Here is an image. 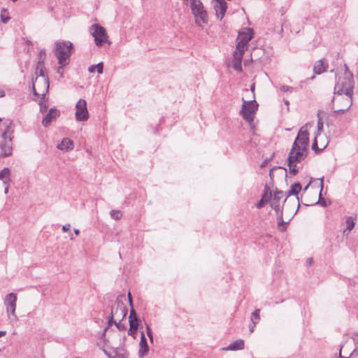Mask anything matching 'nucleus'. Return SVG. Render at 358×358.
I'll use <instances>...</instances> for the list:
<instances>
[{"label":"nucleus","instance_id":"obj_1","mask_svg":"<svg viewBox=\"0 0 358 358\" xmlns=\"http://www.w3.org/2000/svg\"><path fill=\"white\" fill-rule=\"evenodd\" d=\"M312 123H306L299 131L298 135L292 145L288 156V166L289 172L294 175L299 171L297 164L305 159L307 156L309 145L308 129L312 127Z\"/></svg>","mask_w":358,"mask_h":358},{"label":"nucleus","instance_id":"obj_2","mask_svg":"<svg viewBox=\"0 0 358 358\" xmlns=\"http://www.w3.org/2000/svg\"><path fill=\"white\" fill-rule=\"evenodd\" d=\"M252 29L245 28L238 33L236 38V48L233 54L232 67L234 70L242 71V58L244 52L248 49V43L252 38Z\"/></svg>","mask_w":358,"mask_h":358},{"label":"nucleus","instance_id":"obj_3","mask_svg":"<svg viewBox=\"0 0 358 358\" xmlns=\"http://www.w3.org/2000/svg\"><path fill=\"white\" fill-rule=\"evenodd\" d=\"M36 77L32 83L34 95L38 98L44 99L49 89V80L45 75L43 63L40 61L36 69Z\"/></svg>","mask_w":358,"mask_h":358},{"label":"nucleus","instance_id":"obj_4","mask_svg":"<svg viewBox=\"0 0 358 358\" xmlns=\"http://www.w3.org/2000/svg\"><path fill=\"white\" fill-rule=\"evenodd\" d=\"M5 129L1 134L0 141V156L1 157H9L13 152V138L14 132V124L12 121L3 122Z\"/></svg>","mask_w":358,"mask_h":358},{"label":"nucleus","instance_id":"obj_5","mask_svg":"<svg viewBox=\"0 0 358 358\" xmlns=\"http://www.w3.org/2000/svg\"><path fill=\"white\" fill-rule=\"evenodd\" d=\"M331 102L334 113L337 114L344 113L350 108L352 103V94L334 92Z\"/></svg>","mask_w":358,"mask_h":358},{"label":"nucleus","instance_id":"obj_6","mask_svg":"<svg viewBox=\"0 0 358 358\" xmlns=\"http://www.w3.org/2000/svg\"><path fill=\"white\" fill-rule=\"evenodd\" d=\"M353 76L348 71V66L345 65V72L343 76H339L334 87L336 93H347L348 94H353Z\"/></svg>","mask_w":358,"mask_h":358},{"label":"nucleus","instance_id":"obj_7","mask_svg":"<svg viewBox=\"0 0 358 358\" xmlns=\"http://www.w3.org/2000/svg\"><path fill=\"white\" fill-rule=\"evenodd\" d=\"M73 44L70 41H57L55 43V56L59 64L66 66L69 62Z\"/></svg>","mask_w":358,"mask_h":358},{"label":"nucleus","instance_id":"obj_8","mask_svg":"<svg viewBox=\"0 0 358 358\" xmlns=\"http://www.w3.org/2000/svg\"><path fill=\"white\" fill-rule=\"evenodd\" d=\"M192 13L195 17V22L199 26L207 23L208 15L200 0H189Z\"/></svg>","mask_w":358,"mask_h":358},{"label":"nucleus","instance_id":"obj_9","mask_svg":"<svg viewBox=\"0 0 358 358\" xmlns=\"http://www.w3.org/2000/svg\"><path fill=\"white\" fill-rule=\"evenodd\" d=\"M243 104L240 111L243 118L250 124H252L254 120V115L258 108V103L253 99L251 101H245L242 99Z\"/></svg>","mask_w":358,"mask_h":358},{"label":"nucleus","instance_id":"obj_10","mask_svg":"<svg viewBox=\"0 0 358 358\" xmlns=\"http://www.w3.org/2000/svg\"><path fill=\"white\" fill-rule=\"evenodd\" d=\"M127 314V308L122 301L116 300L111 308L110 317L108 320V326L113 323H117V320H122Z\"/></svg>","mask_w":358,"mask_h":358},{"label":"nucleus","instance_id":"obj_11","mask_svg":"<svg viewBox=\"0 0 358 358\" xmlns=\"http://www.w3.org/2000/svg\"><path fill=\"white\" fill-rule=\"evenodd\" d=\"M90 31L94 38L95 44L97 46H102L104 43L110 44L108 36L106 29L98 24H94L90 27Z\"/></svg>","mask_w":358,"mask_h":358},{"label":"nucleus","instance_id":"obj_12","mask_svg":"<svg viewBox=\"0 0 358 358\" xmlns=\"http://www.w3.org/2000/svg\"><path fill=\"white\" fill-rule=\"evenodd\" d=\"M17 302V295L14 293H10L6 295L4 299V305L6 308V313L8 319L10 320H17V317L15 315Z\"/></svg>","mask_w":358,"mask_h":358},{"label":"nucleus","instance_id":"obj_13","mask_svg":"<svg viewBox=\"0 0 358 358\" xmlns=\"http://www.w3.org/2000/svg\"><path fill=\"white\" fill-rule=\"evenodd\" d=\"M76 120L78 122H84L88 120L89 113L87 108V102L85 99H80L76 104Z\"/></svg>","mask_w":358,"mask_h":358},{"label":"nucleus","instance_id":"obj_14","mask_svg":"<svg viewBox=\"0 0 358 358\" xmlns=\"http://www.w3.org/2000/svg\"><path fill=\"white\" fill-rule=\"evenodd\" d=\"M271 207L276 211L278 229L283 231L285 230V224L282 220V211L280 208V201H273L271 202Z\"/></svg>","mask_w":358,"mask_h":358},{"label":"nucleus","instance_id":"obj_15","mask_svg":"<svg viewBox=\"0 0 358 358\" xmlns=\"http://www.w3.org/2000/svg\"><path fill=\"white\" fill-rule=\"evenodd\" d=\"M214 10L217 17L222 20L227 8V4L224 0H215Z\"/></svg>","mask_w":358,"mask_h":358},{"label":"nucleus","instance_id":"obj_16","mask_svg":"<svg viewBox=\"0 0 358 358\" xmlns=\"http://www.w3.org/2000/svg\"><path fill=\"white\" fill-rule=\"evenodd\" d=\"M59 115V112L55 108H50L42 120L44 127H47L52 120Z\"/></svg>","mask_w":358,"mask_h":358},{"label":"nucleus","instance_id":"obj_17","mask_svg":"<svg viewBox=\"0 0 358 358\" xmlns=\"http://www.w3.org/2000/svg\"><path fill=\"white\" fill-rule=\"evenodd\" d=\"M57 148L64 152H67L73 149V142L69 138H64L57 144Z\"/></svg>","mask_w":358,"mask_h":358},{"label":"nucleus","instance_id":"obj_18","mask_svg":"<svg viewBox=\"0 0 358 358\" xmlns=\"http://www.w3.org/2000/svg\"><path fill=\"white\" fill-rule=\"evenodd\" d=\"M139 351L138 355L140 357H143L145 355H147L148 352V345L147 343V340L145 337V335L143 333L141 334V338L139 343Z\"/></svg>","mask_w":358,"mask_h":358},{"label":"nucleus","instance_id":"obj_19","mask_svg":"<svg viewBox=\"0 0 358 358\" xmlns=\"http://www.w3.org/2000/svg\"><path fill=\"white\" fill-rule=\"evenodd\" d=\"M328 67V64L324 59L317 61L313 67V71L316 74H321L324 72Z\"/></svg>","mask_w":358,"mask_h":358},{"label":"nucleus","instance_id":"obj_20","mask_svg":"<svg viewBox=\"0 0 358 358\" xmlns=\"http://www.w3.org/2000/svg\"><path fill=\"white\" fill-rule=\"evenodd\" d=\"M346 229L343 230V234L345 236L349 235L350 231L354 229L355 225V218L352 216L345 217Z\"/></svg>","mask_w":358,"mask_h":358},{"label":"nucleus","instance_id":"obj_21","mask_svg":"<svg viewBox=\"0 0 358 358\" xmlns=\"http://www.w3.org/2000/svg\"><path fill=\"white\" fill-rule=\"evenodd\" d=\"M0 180L3 182V185L10 183V170L8 168H4L0 171Z\"/></svg>","mask_w":358,"mask_h":358},{"label":"nucleus","instance_id":"obj_22","mask_svg":"<svg viewBox=\"0 0 358 358\" xmlns=\"http://www.w3.org/2000/svg\"><path fill=\"white\" fill-rule=\"evenodd\" d=\"M244 348V341L242 339L236 340L233 342L230 345H229L227 348H224L226 350H243Z\"/></svg>","mask_w":358,"mask_h":358},{"label":"nucleus","instance_id":"obj_23","mask_svg":"<svg viewBox=\"0 0 358 358\" xmlns=\"http://www.w3.org/2000/svg\"><path fill=\"white\" fill-rule=\"evenodd\" d=\"M301 190V184L299 182H296L291 186L290 189L287 192V195H297Z\"/></svg>","mask_w":358,"mask_h":358},{"label":"nucleus","instance_id":"obj_24","mask_svg":"<svg viewBox=\"0 0 358 358\" xmlns=\"http://www.w3.org/2000/svg\"><path fill=\"white\" fill-rule=\"evenodd\" d=\"M271 191L270 190L269 187L267 185H266L262 197L264 199V201H268L271 199Z\"/></svg>","mask_w":358,"mask_h":358},{"label":"nucleus","instance_id":"obj_25","mask_svg":"<svg viewBox=\"0 0 358 358\" xmlns=\"http://www.w3.org/2000/svg\"><path fill=\"white\" fill-rule=\"evenodd\" d=\"M129 324H130V329L131 331H136L138 329V323L137 317H135L134 319L129 320Z\"/></svg>","mask_w":358,"mask_h":358},{"label":"nucleus","instance_id":"obj_26","mask_svg":"<svg viewBox=\"0 0 358 358\" xmlns=\"http://www.w3.org/2000/svg\"><path fill=\"white\" fill-rule=\"evenodd\" d=\"M259 309L255 310L251 315V322H254L255 323H258L260 320V316H259Z\"/></svg>","mask_w":358,"mask_h":358},{"label":"nucleus","instance_id":"obj_27","mask_svg":"<svg viewBox=\"0 0 358 358\" xmlns=\"http://www.w3.org/2000/svg\"><path fill=\"white\" fill-rule=\"evenodd\" d=\"M110 215L111 217L115 220H120L122 216V212L120 210H111L110 213Z\"/></svg>","mask_w":358,"mask_h":358},{"label":"nucleus","instance_id":"obj_28","mask_svg":"<svg viewBox=\"0 0 358 358\" xmlns=\"http://www.w3.org/2000/svg\"><path fill=\"white\" fill-rule=\"evenodd\" d=\"M285 194L282 191H276L274 193L273 201H280Z\"/></svg>","mask_w":358,"mask_h":358},{"label":"nucleus","instance_id":"obj_29","mask_svg":"<svg viewBox=\"0 0 358 358\" xmlns=\"http://www.w3.org/2000/svg\"><path fill=\"white\" fill-rule=\"evenodd\" d=\"M1 21L3 23H6L10 20V17L8 16V15L6 13V10H3L1 12Z\"/></svg>","mask_w":358,"mask_h":358},{"label":"nucleus","instance_id":"obj_30","mask_svg":"<svg viewBox=\"0 0 358 358\" xmlns=\"http://www.w3.org/2000/svg\"><path fill=\"white\" fill-rule=\"evenodd\" d=\"M40 110L43 113L47 110L48 106L44 100H41L39 101Z\"/></svg>","mask_w":358,"mask_h":358},{"label":"nucleus","instance_id":"obj_31","mask_svg":"<svg viewBox=\"0 0 358 358\" xmlns=\"http://www.w3.org/2000/svg\"><path fill=\"white\" fill-rule=\"evenodd\" d=\"M280 90L282 92H293L294 89H293V87H292L290 86L282 85V86H280Z\"/></svg>","mask_w":358,"mask_h":358},{"label":"nucleus","instance_id":"obj_32","mask_svg":"<svg viewBox=\"0 0 358 358\" xmlns=\"http://www.w3.org/2000/svg\"><path fill=\"white\" fill-rule=\"evenodd\" d=\"M119 330H124L126 328L124 324L122 322V320H117V323H114Z\"/></svg>","mask_w":358,"mask_h":358},{"label":"nucleus","instance_id":"obj_33","mask_svg":"<svg viewBox=\"0 0 358 358\" xmlns=\"http://www.w3.org/2000/svg\"><path fill=\"white\" fill-rule=\"evenodd\" d=\"M320 137H321L320 134H317L316 136L315 137L314 142L312 145V148L313 150L317 147V141L320 138Z\"/></svg>","mask_w":358,"mask_h":358},{"label":"nucleus","instance_id":"obj_34","mask_svg":"<svg viewBox=\"0 0 358 358\" xmlns=\"http://www.w3.org/2000/svg\"><path fill=\"white\" fill-rule=\"evenodd\" d=\"M103 66L102 62H99L98 64L96 65V70L98 73L101 74L103 73Z\"/></svg>","mask_w":358,"mask_h":358},{"label":"nucleus","instance_id":"obj_35","mask_svg":"<svg viewBox=\"0 0 358 358\" xmlns=\"http://www.w3.org/2000/svg\"><path fill=\"white\" fill-rule=\"evenodd\" d=\"M268 201H264V199L262 197L260 201L256 205L257 208H262L265 205V203H266Z\"/></svg>","mask_w":358,"mask_h":358},{"label":"nucleus","instance_id":"obj_36","mask_svg":"<svg viewBox=\"0 0 358 358\" xmlns=\"http://www.w3.org/2000/svg\"><path fill=\"white\" fill-rule=\"evenodd\" d=\"M343 348H344V347L343 346V347H341V349H340V354H339L340 357H341V358H350V357H351V355H352V352L348 353V355H346L345 356H343V355H342V353H343Z\"/></svg>","mask_w":358,"mask_h":358},{"label":"nucleus","instance_id":"obj_37","mask_svg":"<svg viewBox=\"0 0 358 358\" xmlns=\"http://www.w3.org/2000/svg\"><path fill=\"white\" fill-rule=\"evenodd\" d=\"M146 333H147L148 336L150 338V339L151 341H152V331L148 325H147V327H146Z\"/></svg>","mask_w":358,"mask_h":358},{"label":"nucleus","instance_id":"obj_38","mask_svg":"<svg viewBox=\"0 0 358 358\" xmlns=\"http://www.w3.org/2000/svg\"><path fill=\"white\" fill-rule=\"evenodd\" d=\"M71 228V224H66L62 226V231L64 232H66L68 231Z\"/></svg>","mask_w":358,"mask_h":358},{"label":"nucleus","instance_id":"obj_39","mask_svg":"<svg viewBox=\"0 0 358 358\" xmlns=\"http://www.w3.org/2000/svg\"><path fill=\"white\" fill-rule=\"evenodd\" d=\"M135 317H136V312L135 310L132 308L130 311V315H129V320H131V319H134Z\"/></svg>","mask_w":358,"mask_h":358},{"label":"nucleus","instance_id":"obj_40","mask_svg":"<svg viewBox=\"0 0 358 358\" xmlns=\"http://www.w3.org/2000/svg\"><path fill=\"white\" fill-rule=\"evenodd\" d=\"M257 323L252 322V324L250 325V332L252 333L255 330V327Z\"/></svg>","mask_w":358,"mask_h":358},{"label":"nucleus","instance_id":"obj_41","mask_svg":"<svg viewBox=\"0 0 358 358\" xmlns=\"http://www.w3.org/2000/svg\"><path fill=\"white\" fill-rule=\"evenodd\" d=\"M95 71H96V65H91V66L88 68V71H89L90 73H94Z\"/></svg>","mask_w":358,"mask_h":358},{"label":"nucleus","instance_id":"obj_42","mask_svg":"<svg viewBox=\"0 0 358 358\" xmlns=\"http://www.w3.org/2000/svg\"><path fill=\"white\" fill-rule=\"evenodd\" d=\"M322 127H323V124L322 122L319 120L318 122H317V129H318V131H321L322 129Z\"/></svg>","mask_w":358,"mask_h":358},{"label":"nucleus","instance_id":"obj_43","mask_svg":"<svg viewBox=\"0 0 358 358\" xmlns=\"http://www.w3.org/2000/svg\"><path fill=\"white\" fill-rule=\"evenodd\" d=\"M63 66H61V65H60V66H59V67L58 68V69H57V73H58L59 74H60V76H63V69H62Z\"/></svg>","mask_w":358,"mask_h":358},{"label":"nucleus","instance_id":"obj_44","mask_svg":"<svg viewBox=\"0 0 358 358\" xmlns=\"http://www.w3.org/2000/svg\"><path fill=\"white\" fill-rule=\"evenodd\" d=\"M320 187H321V189H320V199L321 198V192L322 191V189H323V178L320 179Z\"/></svg>","mask_w":358,"mask_h":358},{"label":"nucleus","instance_id":"obj_45","mask_svg":"<svg viewBox=\"0 0 358 358\" xmlns=\"http://www.w3.org/2000/svg\"><path fill=\"white\" fill-rule=\"evenodd\" d=\"M5 185L4 193L7 194L8 192L10 183H8V185Z\"/></svg>","mask_w":358,"mask_h":358},{"label":"nucleus","instance_id":"obj_46","mask_svg":"<svg viewBox=\"0 0 358 358\" xmlns=\"http://www.w3.org/2000/svg\"><path fill=\"white\" fill-rule=\"evenodd\" d=\"M250 90L252 91V96L254 97V96H255V94H254V91H255V84H254V83L250 86Z\"/></svg>","mask_w":358,"mask_h":358},{"label":"nucleus","instance_id":"obj_47","mask_svg":"<svg viewBox=\"0 0 358 358\" xmlns=\"http://www.w3.org/2000/svg\"><path fill=\"white\" fill-rule=\"evenodd\" d=\"M5 96V92L3 90H0V97H3Z\"/></svg>","mask_w":358,"mask_h":358},{"label":"nucleus","instance_id":"obj_48","mask_svg":"<svg viewBox=\"0 0 358 358\" xmlns=\"http://www.w3.org/2000/svg\"><path fill=\"white\" fill-rule=\"evenodd\" d=\"M128 296H129V301L130 305L131 306L132 305V300H131V294L130 293H129Z\"/></svg>","mask_w":358,"mask_h":358},{"label":"nucleus","instance_id":"obj_49","mask_svg":"<svg viewBox=\"0 0 358 358\" xmlns=\"http://www.w3.org/2000/svg\"><path fill=\"white\" fill-rule=\"evenodd\" d=\"M6 332L5 331H0V337L6 335Z\"/></svg>","mask_w":358,"mask_h":358},{"label":"nucleus","instance_id":"obj_50","mask_svg":"<svg viewBox=\"0 0 358 358\" xmlns=\"http://www.w3.org/2000/svg\"><path fill=\"white\" fill-rule=\"evenodd\" d=\"M74 233H75V234H76V235H77V236H78V235L80 234V231H79V229H74Z\"/></svg>","mask_w":358,"mask_h":358},{"label":"nucleus","instance_id":"obj_51","mask_svg":"<svg viewBox=\"0 0 358 358\" xmlns=\"http://www.w3.org/2000/svg\"><path fill=\"white\" fill-rule=\"evenodd\" d=\"M309 185H310V183H308V185L304 187L303 190H304V191H306V190L308 188Z\"/></svg>","mask_w":358,"mask_h":358},{"label":"nucleus","instance_id":"obj_52","mask_svg":"<svg viewBox=\"0 0 358 358\" xmlns=\"http://www.w3.org/2000/svg\"><path fill=\"white\" fill-rule=\"evenodd\" d=\"M319 203H320L322 206H326V204H325V202H324V201H323V202H319Z\"/></svg>","mask_w":358,"mask_h":358},{"label":"nucleus","instance_id":"obj_53","mask_svg":"<svg viewBox=\"0 0 358 358\" xmlns=\"http://www.w3.org/2000/svg\"><path fill=\"white\" fill-rule=\"evenodd\" d=\"M285 103L288 106L289 105V101L287 100H285Z\"/></svg>","mask_w":358,"mask_h":358},{"label":"nucleus","instance_id":"obj_54","mask_svg":"<svg viewBox=\"0 0 358 358\" xmlns=\"http://www.w3.org/2000/svg\"><path fill=\"white\" fill-rule=\"evenodd\" d=\"M264 166V163H262L261 166L263 167Z\"/></svg>","mask_w":358,"mask_h":358},{"label":"nucleus","instance_id":"obj_55","mask_svg":"<svg viewBox=\"0 0 358 358\" xmlns=\"http://www.w3.org/2000/svg\"><path fill=\"white\" fill-rule=\"evenodd\" d=\"M1 120V119L0 118V121Z\"/></svg>","mask_w":358,"mask_h":358}]
</instances>
